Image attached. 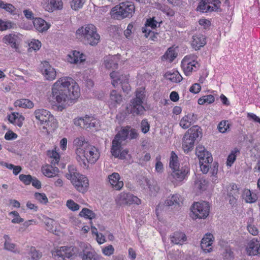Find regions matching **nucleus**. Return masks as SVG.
Masks as SVG:
<instances>
[{
    "mask_svg": "<svg viewBox=\"0 0 260 260\" xmlns=\"http://www.w3.org/2000/svg\"><path fill=\"white\" fill-rule=\"evenodd\" d=\"M18 39V36L17 35L10 34L5 36L3 38V42L5 43H8L11 46L16 49L18 48V45L16 43Z\"/></svg>",
    "mask_w": 260,
    "mask_h": 260,
    "instance_id": "72a5a7b5",
    "label": "nucleus"
},
{
    "mask_svg": "<svg viewBox=\"0 0 260 260\" xmlns=\"http://www.w3.org/2000/svg\"><path fill=\"white\" fill-rule=\"evenodd\" d=\"M65 177L70 180L71 184L78 192L84 193L88 189L89 180L87 177L79 173L76 167L73 165H69L68 172Z\"/></svg>",
    "mask_w": 260,
    "mask_h": 260,
    "instance_id": "f03ea898",
    "label": "nucleus"
},
{
    "mask_svg": "<svg viewBox=\"0 0 260 260\" xmlns=\"http://www.w3.org/2000/svg\"><path fill=\"white\" fill-rule=\"evenodd\" d=\"M135 7L133 3L125 2L115 6L111 10L112 17L117 20L131 18L135 12Z\"/></svg>",
    "mask_w": 260,
    "mask_h": 260,
    "instance_id": "39448f33",
    "label": "nucleus"
},
{
    "mask_svg": "<svg viewBox=\"0 0 260 260\" xmlns=\"http://www.w3.org/2000/svg\"><path fill=\"white\" fill-rule=\"evenodd\" d=\"M239 150L237 148H235L231 151L227 158L226 165L228 166H232L236 160L237 155L239 154Z\"/></svg>",
    "mask_w": 260,
    "mask_h": 260,
    "instance_id": "4c0bfd02",
    "label": "nucleus"
},
{
    "mask_svg": "<svg viewBox=\"0 0 260 260\" xmlns=\"http://www.w3.org/2000/svg\"><path fill=\"white\" fill-rule=\"evenodd\" d=\"M34 115L37 120L40 121L41 124H45L47 127L51 126L52 129L57 127V123L54 116L50 112L44 109H39L35 110Z\"/></svg>",
    "mask_w": 260,
    "mask_h": 260,
    "instance_id": "0eeeda50",
    "label": "nucleus"
},
{
    "mask_svg": "<svg viewBox=\"0 0 260 260\" xmlns=\"http://www.w3.org/2000/svg\"><path fill=\"white\" fill-rule=\"evenodd\" d=\"M196 154L201 163H212L213 161L211 153L203 146L199 145L196 147Z\"/></svg>",
    "mask_w": 260,
    "mask_h": 260,
    "instance_id": "2eb2a0df",
    "label": "nucleus"
},
{
    "mask_svg": "<svg viewBox=\"0 0 260 260\" xmlns=\"http://www.w3.org/2000/svg\"><path fill=\"white\" fill-rule=\"evenodd\" d=\"M202 133L200 128L196 125L188 129L183 138L182 148L186 153L191 151L194 145L195 141L201 138Z\"/></svg>",
    "mask_w": 260,
    "mask_h": 260,
    "instance_id": "423d86ee",
    "label": "nucleus"
},
{
    "mask_svg": "<svg viewBox=\"0 0 260 260\" xmlns=\"http://www.w3.org/2000/svg\"><path fill=\"white\" fill-rule=\"evenodd\" d=\"M196 187L200 190H204L207 187V181L203 178H200L195 183Z\"/></svg>",
    "mask_w": 260,
    "mask_h": 260,
    "instance_id": "5fc2aeb1",
    "label": "nucleus"
},
{
    "mask_svg": "<svg viewBox=\"0 0 260 260\" xmlns=\"http://www.w3.org/2000/svg\"><path fill=\"white\" fill-rule=\"evenodd\" d=\"M117 134H120V137L119 138V139L121 141H124L127 138L130 140L137 139L139 136V134L136 129L131 128L128 126L122 128Z\"/></svg>",
    "mask_w": 260,
    "mask_h": 260,
    "instance_id": "dca6fc26",
    "label": "nucleus"
},
{
    "mask_svg": "<svg viewBox=\"0 0 260 260\" xmlns=\"http://www.w3.org/2000/svg\"><path fill=\"white\" fill-rule=\"evenodd\" d=\"M74 144L77 146L76 154H78V150L79 149H84L83 147H86L89 144L87 142L84 141L83 137L77 138L74 141Z\"/></svg>",
    "mask_w": 260,
    "mask_h": 260,
    "instance_id": "79ce46f5",
    "label": "nucleus"
},
{
    "mask_svg": "<svg viewBox=\"0 0 260 260\" xmlns=\"http://www.w3.org/2000/svg\"><path fill=\"white\" fill-rule=\"evenodd\" d=\"M211 1H212V3H211V4H210V5L212 9H214V7H215L216 6L218 7V9L215 11H213V12H221V2L219 0H211Z\"/></svg>",
    "mask_w": 260,
    "mask_h": 260,
    "instance_id": "0e129e2a",
    "label": "nucleus"
},
{
    "mask_svg": "<svg viewBox=\"0 0 260 260\" xmlns=\"http://www.w3.org/2000/svg\"><path fill=\"white\" fill-rule=\"evenodd\" d=\"M143 33L145 34L146 38L149 37V38L152 41H155L157 39V36L158 35L157 32H154L151 30H149L148 31H147V32Z\"/></svg>",
    "mask_w": 260,
    "mask_h": 260,
    "instance_id": "e2e57ef3",
    "label": "nucleus"
},
{
    "mask_svg": "<svg viewBox=\"0 0 260 260\" xmlns=\"http://www.w3.org/2000/svg\"><path fill=\"white\" fill-rule=\"evenodd\" d=\"M105 66L108 69L112 68L116 69L117 68L118 64L117 63H115L113 59H111L105 61Z\"/></svg>",
    "mask_w": 260,
    "mask_h": 260,
    "instance_id": "774afa93",
    "label": "nucleus"
},
{
    "mask_svg": "<svg viewBox=\"0 0 260 260\" xmlns=\"http://www.w3.org/2000/svg\"><path fill=\"white\" fill-rule=\"evenodd\" d=\"M14 105L15 107L31 109L34 107V103L28 99H22L15 101Z\"/></svg>",
    "mask_w": 260,
    "mask_h": 260,
    "instance_id": "c9c22d12",
    "label": "nucleus"
},
{
    "mask_svg": "<svg viewBox=\"0 0 260 260\" xmlns=\"http://www.w3.org/2000/svg\"><path fill=\"white\" fill-rule=\"evenodd\" d=\"M246 251L249 255H260V240L253 238L248 243Z\"/></svg>",
    "mask_w": 260,
    "mask_h": 260,
    "instance_id": "a211bd4d",
    "label": "nucleus"
},
{
    "mask_svg": "<svg viewBox=\"0 0 260 260\" xmlns=\"http://www.w3.org/2000/svg\"><path fill=\"white\" fill-rule=\"evenodd\" d=\"M196 120L194 114H189L184 116L180 121V125L184 129H187L193 124Z\"/></svg>",
    "mask_w": 260,
    "mask_h": 260,
    "instance_id": "c85d7f7f",
    "label": "nucleus"
},
{
    "mask_svg": "<svg viewBox=\"0 0 260 260\" xmlns=\"http://www.w3.org/2000/svg\"><path fill=\"white\" fill-rule=\"evenodd\" d=\"M48 5H50V8H49L48 11L50 12L56 10H61L63 6L62 0H49Z\"/></svg>",
    "mask_w": 260,
    "mask_h": 260,
    "instance_id": "58836bf2",
    "label": "nucleus"
},
{
    "mask_svg": "<svg viewBox=\"0 0 260 260\" xmlns=\"http://www.w3.org/2000/svg\"><path fill=\"white\" fill-rule=\"evenodd\" d=\"M168 257L169 260H182L183 257V253L179 250H176L170 252Z\"/></svg>",
    "mask_w": 260,
    "mask_h": 260,
    "instance_id": "09e8293b",
    "label": "nucleus"
},
{
    "mask_svg": "<svg viewBox=\"0 0 260 260\" xmlns=\"http://www.w3.org/2000/svg\"><path fill=\"white\" fill-rule=\"evenodd\" d=\"M82 260H100L101 256L94 250H83L80 254Z\"/></svg>",
    "mask_w": 260,
    "mask_h": 260,
    "instance_id": "473e14b6",
    "label": "nucleus"
},
{
    "mask_svg": "<svg viewBox=\"0 0 260 260\" xmlns=\"http://www.w3.org/2000/svg\"><path fill=\"white\" fill-rule=\"evenodd\" d=\"M227 122V121H222L218 124V129L220 133H224L230 128L229 124Z\"/></svg>",
    "mask_w": 260,
    "mask_h": 260,
    "instance_id": "13d9d810",
    "label": "nucleus"
},
{
    "mask_svg": "<svg viewBox=\"0 0 260 260\" xmlns=\"http://www.w3.org/2000/svg\"><path fill=\"white\" fill-rule=\"evenodd\" d=\"M210 206L208 202L204 201L202 202H197L191 206V212L194 215L192 218H205L209 213Z\"/></svg>",
    "mask_w": 260,
    "mask_h": 260,
    "instance_id": "9d476101",
    "label": "nucleus"
},
{
    "mask_svg": "<svg viewBox=\"0 0 260 260\" xmlns=\"http://www.w3.org/2000/svg\"><path fill=\"white\" fill-rule=\"evenodd\" d=\"M178 52V47L177 46H172L169 47L164 54V64L165 62L169 63L172 62L177 57Z\"/></svg>",
    "mask_w": 260,
    "mask_h": 260,
    "instance_id": "4be33fe9",
    "label": "nucleus"
},
{
    "mask_svg": "<svg viewBox=\"0 0 260 260\" xmlns=\"http://www.w3.org/2000/svg\"><path fill=\"white\" fill-rule=\"evenodd\" d=\"M215 98L213 95L209 94L203 96L198 100V104L203 105L205 103L211 104L214 102Z\"/></svg>",
    "mask_w": 260,
    "mask_h": 260,
    "instance_id": "de8ad7c7",
    "label": "nucleus"
},
{
    "mask_svg": "<svg viewBox=\"0 0 260 260\" xmlns=\"http://www.w3.org/2000/svg\"><path fill=\"white\" fill-rule=\"evenodd\" d=\"M34 196L35 199L42 204H46L48 201L47 197L44 193L36 192Z\"/></svg>",
    "mask_w": 260,
    "mask_h": 260,
    "instance_id": "864d4df0",
    "label": "nucleus"
},
{
    "mask_svg": "<svg viewBox=\"0 0 260 260\" xmlns=\"http://www.w3.org/2000/svg\"><path fill=\"white\" fill-rule=\"evenodd\" d=\"M181 67L185 75L189 76L193 71L198 69L199 64L190 56H186L181 61Z\"/></svg>",
    "mask_w": 260,
    "mask_h": 260,
    "instance_id": "ddd939ff",
    "label": "nucleus"
},
{
    "mask_svg": "<svg viewBox=\"0 0 260 260\" xmlns=\"http://www.w3.org/2000/svg\"><path fill=\"white\" fill-rule=\"evenodd\" d=\"M141 129L144 134L147 133L149 131L150 124L147 119H144L142 120L141 122Z\"/></svg>",
    "mask_w": 260,
    "mask_h": 260,
    "instance_id": "bf43d9fd",
    "label": "nucleus"
},
{
    "mask_svg": "<svg viewBox=\"0 0 260 260\" xmlns=\"http://www.w3.org/2000/svg\"><path fill=\"white\" fill-rule=\"evenodd\" d=\"M177 158L178 157L177 155L173 151H172L171 152L169 163V166L172 171H175V170L180 168Z\"/></svg>",
    "mask_w": 260,
    "mask_h": 260,
    "instance_id": "ea45409f",
    "label": "nucleus"
},
{
    "mask_svg": "<svg viewBox=\"0 0 260 260\" xmlns=\"http://www.w3.org/2000/svg\"><path fill=\"white\" fill-rule=\"evenodd\" d=\"M242 197L246 203L250 204L256 202L258 199L257 195L248 189L243 190Z\"/></svg>",
    "mask_w": 260,
    "mask_h": 260,
    "instance_id": "c756f323",
    "label": "nucleus"
},
{
    "mask_svg": "<svg viewBox=\"0 0 260 260\" xmlns=\"http://www.w3.org/2000/svg\"><path fill=\"white\" fill-rule=\"evenodd\" d=\"M35 28L39 32H44L48 30L49 26L47 23L42 18H36L33 20Z\"/></svg>",
    "mask_w": 260,
    "mask_h": 260,
    "instance_id": "bb28decb",
    "label": "nucleus"
},
{
    "mask_svg": "<svg viewBox=\"0 0 260 260\" xmlns=\"http://www.w3.org/2000/svg\"><path fill=\"white\" fill-rule=\"evenodd\" d=\"M85 0H72L71 7L73 10H78L82 8Z\"/></svg>",
    "mask_w": 260,
    "mask_h": 260,
    "instance_id": "603ef678",
    "label": "nucleus"
},
{
    "mask_svg": "<svg viewBox=\"0 0 260 260\" xmlns=\"http://www.w3.org/2000/svg\"><path fill=\"white\" fill-rule=\"evenodd\" d=\"M110 76L112 79V84L114 87L120 84L123 92L128 93L131 89V87L126 75H121L119 72L113 71L110 73Z\"/></svg>",
    "mask_w": 260,
    "mask_h": 260,
    "instance_id": "9b49d317",
    "label": "nucleus"
},
{
    "mask_svg": "<svg viewBox=\"0 0 260 260\" xmlns=\"http://www.w3.org/2000/svg\"><path fill=\"white\" fill-rule=\"evenodd\" d=\"M74 124L85 129H91L92 128H98L99 121L93 117L86 116L74 120Z\"/></svg>",
    "mask_w": 260,
    "mask_h": 260,
    "instance_id": "f8f14e48",
    "label": "nucleus"
},
{
    "mask_svg": "<svg viewBox=\"0 0 260 260\" xmlns=\"http://www.w3.org/2000/svg\"><path fill=\"white\" fill-rule=\"evenodd\" d=\"M84 149H79L77 155V160L84 169L88 167V163H94L99 157L98 150L94 146L88 144Z\"/></svg>",
    "mask_w": 260,
    "mask_h": 260,
    "instance_id": "20e7f679",
    "label": "nucleus"
},
{
    "mask_svg": "<svg viewBox=\"0 0 260 260\" xmlns=\"http://www.w3.org/2000/svg\"><path fill=\"white\" fill-rule=\"evenodd\" d=\"M17 135L12 131H9L5 135V139L7 140H13L17 138Z\"/></svg>",
    "mask_w": 260,
    "mask_h": 260,
    "instance_id": "69168bd1",
    "label": "nucleus"
},
{
    "mask_svg": "<svg viewBox=\"0 0 260 260\" xmlns=\"http://www.w3.org/2000/svg\"><path fill=\"white\" fill-rule=\"evenodd\" d=\"M120 134H117L112 141L111 148V154L115 158H119L121 159L126 158L128 150L126 149L122 150V143L123 141L119 140Z\"/></svg>",
    "mask_w": 260,
    "mask_h": 260,
    "instance_id": "1a4fd4ad",
    "label": "nucleus"
},
{
    "mask_svg": "<svg viewBox=\"0 0 260 260\" xmlns=\"http://www.w3.org/2000/svg\"><path fill=\"white\" fill-rule=\"evenodd\" d=\"M74 254L73 247L62 246L53 252L52 255L56 260H67L71 258Z\"/></svg>",
    "mask_w": 260,
    "mask_h": 260,
    "instance_id": "4468645a",
    "label": "nucleus"
},
{
    "mask_svg": "<svg viewBox=\"0 0 260 260\" xmlns=\"http://www.w3.org/2000/svg\"><path fill=\"white\" fill-rule=\"evenodd\" d=\"M54 222V220L50 218H46L44 221V223L46 226V229L48 231L53 232L54 230L53 223Z\"/></svg>",
    "mask_w": 260,
    "mask_h": 260,
    "instance_id": "052dcab7",
    "label": "nucleus"
},
{
    "mask_svg": "<svg viewBox=\"0 0 260 260\" xmlns=\"http://www.w3.org/2000/svg\"><path fill=\"white\" fill-rule=\"evenodd\" d=\"M41 72L45 78L48 80H52L56 77V71L55 69L50 66L48 62L45 61L41 68Z\"/></svg>",
    "mask_w": 260,
    "mask_h": 260,
    "instance_id": "aec40b11",
    "label": "nucleus"
},
{
    "mask_svg": "<svg viewBox=\"0 0 260 260\" xmlns=\"http://www.w3.org/2000/svg\"><path fill=\"white\" fill-rule=\"evenodd\" d=\"M171 242L175 244L182 245L186 241L187 238L184 233L176 232L170 236Z\"/></svg>",
    "mask_w": 260,
    "mask_h": 260,
    "instance_id": "cd10ccee",
    "label": "nucleus"
},
{
    "mask_svg": "<svg viewBox=\"0 0 260 260\" xmlns=\"http://www.w3.org/2000/svg\"><path fill=\"white\" fill-rule=\"evenodd\" d=\"M114 251V248L112 245H109L102 248L103 253L106 256L112 255Z\"/></svg>",
    "mask_w": 260,
    "mask_h": 260,
    "instance_id": "680f3d73",
    "label": "nucleus"
},
{
    "mask_svg": "<svg viewBox=\"0 0 260 260\" xmlns=\"http://www.w3.org/2000/svg\"><path fill=\"white\" fill-rule=\"evenodd\" d=\"M120 204L124 205L141 204V200L131 193L121 192L119 196Z\"/></svg>",
    "mask_w": 260,
    "mask_h": 260,
    "instance_id": "f3484780",
    "label": "nucleus"
},
{
    "mask_svg": "<svg viewBox=\"0 0 260 260\" xmlns=\"http://www.w3.org/2000/svg\"><path fill=\"white\" fill-rule=\"evenodd\" d=\"M145 98L143 90L136 91V98L131 101L130 112L134 116L142 115L145 111V109L142 105Z\"/></svg>",
    "mask_w": 260,
    "mask_h": 260,
    "instance_id": "6e6552de",
    "label": "nucleus"
},
{
    "mask_svg": "<svg viewBox=\"0 0 260 260\" xmlns=\"http://www.w3.org/2000/svg\"><path fill=\"white\" fill-rule=\"evenodd\" d=\"M228 196H238L239 194V188L234 183L230 184L226 187Z\"/></svg>",
    "mask_w": 260,
    "mask_h": 260,
    "instance_id": "49530a36",
    "label": "nucleus"
},
{
    "mask_svg": "<svg viewBox=\"0 0 260 260\" xmlns=\"http://www.w3.org/2000/svg\"><path fill=\"white\" fill-rule=\"evenodd\" d=\"M214 241L213 236L210 233H207L201 241L202 249L205 252H210L212 251V244Z\"/></svg>",
    "mask_w": 260,
    "mask_h": 260,
    "instance_id": "6ab92c4d",
    "label": "nucleus"
},
{
    "mask_svg": "<svg viewBox=\"0 0 260 260\" xmlns=\"http://www.w3.org/2000/svg\"><path fill=\"white\" fill-rule=\"evenodd\" d=\"M28 254L31 260H39L42 256V253L32 246L29 249Z\"/></svg>",
    "mask_w": 260,
    "mask_h": 260,
    "instance_id": "c03bdc74",
    "label": "nucleus"
},
{
    "mask_svg": "<svg viewBox=\"0 0 260 260\" xmlns=\"http://www.w3.org/2000/svg\"><path fill=\"white\" fill-rule=\"evenodd\" d=\"M67 206L72 211H77L80 209V205L72 200H69L67 202Z\"/></svg>",
    "mask_w": 260,
    "mask_h": 260,
    "instance_id": "4d7b16f0",
    "label": "nucleus"
},
{
    "mask_svg": "<svg viewBox=\"0 0 260 260\" xmlns=\"http://www.w3.org/2000/svg\"><path fill=\"white\" fill-rule=\"evenodd\" d=\"M158 23V22L155 20L154 17L147 19L145 22V26L142 28V32H147V31L150 30L148 28V27H151V29H155Z\"/></svg>",
    "mask_w": 260,
    "mask_h": 260,
    "instance_id": "e433bc0d",
    "label": "nucleus"
},
{
    "mask_svg": "<svg viewBox=\"0 0 260 260\" xmlns=\"http://www.w3.org/2000/svg\"><path fill=\"white\" fill-rule=\"evenodd\" d=\"M83 54L79 51L74 50L68 55V60L72 63H77L83 61L85 59L83 58Z\"/></svg>",
    "mask_w": 260,
    "mask_h": 260,
    "instance_id": "7c9ffc66",
    "label": "nucleus"
},
{
    "mask_svg": "<svg viewBox=\"0 0 260 260\" xmlns=\"http://www.w3.org/2000/svg\"><path fill=\"white\" fill-rule=\"evenodd\" d=\"M109 181L111 185L116 190H120L123 186V182L120 180V176L117 173H113L109 176Z\"/></svg>",
    "mask_w": 260,
    "mask_h": 260,
    "instance_id": "b1692460",
    "label": "nucleus"
},
{
    "mask_svg": "<svg viewBox=\"0 0 260 260\" xmlns=\"http://www.w3.org/2000/svg\"><path fill=\"white\" fill-rule=\"evenodd\" d=\"M180 202V196L176 194L168 197L165 201V204L168 206H177L179 205Z\"/></svg>",
    "mask_w": 260,
    "mask_h": 260,
    "instance_id": "a19ab883",
    "label": "nucleus"
},
{
    "mask_svg": "<svg viewBox=\"0 0 260 260\" xmlns=\"http://www.w3.org/2000/svg\"><path fill=\"white\" fill-rule=\"evenodd\" d=\"M8 120L13 124L17 125L19 127L22 125V121L24 120V117L20 115L17 112H13L7 116Z\"/></svg>",
    "mask_w": 260,
    "mask_h": 260,
    "instance_id": "2f4dec72",
    "label": "nucleus"
},
{
    "mask_svg": "<svg viewBox=\"0 0 260 260\" xmlns=\"http://www.w3.org/2000/svg\"><path fill=\"white\" fill-rule=\"evenodd\" d=\"M5 242L4 244V249L13 252L14 253H19L20 250L17 248V245L11 242V239L7 235L4 236Z\"/></svg>",
    "mask_w": 260,
    "mask_h": 260,
    "instance_id": "a878e982",
    "label": "nucleus"
},
{
    "mask_svg": "<svg viewBox=\"0 0 260 260\" xmlns=\"http://www.w3.org/2000/svg\"><path fill=\"white\" fill-rule=\"evenodd\" d=\"M222 256L224 259L232 260L234 258V254L231 248L229 247H226L222 252Z\"/></svg>",
    "mask_w": 260,
    "mask_h": 260,
    "instance_id": "3c124183",
    "label": "nucleus"
},
{
    "mask_svg": "<svg viewBox=\"0 0 260 260\" xmlns=\"http://www.w3.org/2000/svg\"><path fill=\"white\" fill-rule=\"evenodd\" d=\"M206 44V38L202 34H199L192 36L191 46L196 50L200 49Z\"/></svg>",
    "mask_w": 260,
    "mask_h": 260,
    "instance_id": "5701e85b",
    "label": "nucleus"
},
{
    "mask_svg": "<svg viewBox=\"0 0 260 260\" xmlns=\"http://www.w3.org/2000/svg\"><path fill=\"white\" fill-rule=\"evenodd\" d=\"M212 1L211 0H202L199 4L197 10L202 13H208L213 12L218 9V7L216 6L214 7V9H212L211 8L210 4H211Z\"/></svg>",
    "mask_w": 260,
    "mask_h": 260,
    "instance_id": "393cba45",
    "label": "nucleus"
},
{
    "mask_svg": "<svg viewBox=\"0 0 260 260\" xmlns=\"http://www.w3.org/2000/svg\"><path fill=\"white\" fill-rule=\"evenodd\" d=\"M78 39L85 44L95 46L99 43L100 36L96 32V28L92 24L85 25L79 28L76 33Z\"/></svg>",
    "mask_w": 260,
    "mask_h": 260,
    "instance_id": "7ed1b4c3",
    "label": "nucleus"
},
{
    "mask_svg": "<svg viewBox=\"0 0 260 260\" xmlns=\"http://www.w3.org/2000/svg\"><path fill=\"white\" fill-rule=\"evenodd\" d=\"M79 215L81 217H83L89 219H92L95 217V213L91 210L86 208L82 209L79 213Z\"/></svg>",
    "mask_w": 260,
    "mask_h": 260,
    "instance_id": "a18cd8bd",
    "label": "nucleus"
},
{
    "mask_svg": "<svg viewBox=\"0 0 260 260\" xmlns=\"http://www.w3.org/2000/svg\"><path fill=\"white\" fill-rule=\"evenodd\" d=\"M110 99V100L114 103V104H119L122 100L121 95L119 94L115 90H113L111 92Z\"/></svg>",
    "mask_w": 260,
    "mask_h": 260,
    "instance_id": "8fccbe9b",
    "label": "nucleus"
},
{
    "mask_svg": "<svg viewBox=\"0 0 260 260\" xmlns=\"http://www.w3.org/2000/svg\"><path fill=\"white\" fill-rule=\"evenodd\" d=\"M164 76L167 80L173 82H180L183 79L178 71H175L173 73L167 72Z\"/></svg>",
    "mask_w": 260,
    "mask_h": 260,
    "instance_id": "f704fd0d",
    "label": "nucleus"
},
{
    "mask_svg": "<svg viewBox=\"0 0 260 260\" xmlns=\"http://www.w3.org/2000/svg\"><path fill=\"white\" fill-rule=\"evenodd\" d=\"M33 178L30 175L20 174L19 176L20 180L26 185H29Z\"/></svg>",
    "mask_w": 260,
    "mask_h": 260,
    "instance_id": "6e6d98bb",
    "label": "nucleus"
},
{
    "mask_svg": "<svg viewBox=\"0 0 260 260\" xmlns=\"http://www.w3.org/2000/svg\"><path fill=\"white\" fill-rule=\"evenodd\" d=\"M0 8L4 9L11 14L14 15L16 14L15 13L16 8L12 4L5 3L2 0H0Z\"/></svg>",
    "mask_w": 260,
    "mask_h": 260,
    "instance_id": "37998d69",
    "label": "nucleus"
},
{
    "mask_svg": "<svg viewBox=\"0 0 260 260\" xmlns=\"http://www.w3.org/2000/svg\"><path fill=\"white\" fill-rule=\"evenodd\" d=\"M189 170L188 167L186 166H182L172 171L171 175L176 181H181L186 178Z\"/></svg>",
    "mask_w": 260,
    "mask_h": 260,
    "instance_id": "412c9836",
    "label": "nucleus"
},
{
    "mask_svg": "<svg viewBox=\"0 0 260 260\" xmlns=\"http://www.w3.org/2000/svg\"><path fill=\"white\" fill-rule=\"evenodd\" d=\"M80 95V89L72 78L63 77L58 80L52 87V98L61 106L74 103Z\"/></svg>",
    "mask_w": 260,
    "mask_h": 260,
    "instance_id": "f257e3e1",
    "label": "nucleus"
},
{
    "mask_svg": "<svg viewBox=\"0 0 260 260\" xmlns=\"http://www.w3.org/2000/svg\"><path fill=\"white\" fill-rule=\"evenodd\" d=\"M201 89V86L199 83H194L193 84L189 89V91L193 93H199Z\"/></svg>",
    "mask_w": 260,
    "mask_h": 260,
    "instance_id": "338daca9",
    "label": "nucleus"
}]
</instances>
